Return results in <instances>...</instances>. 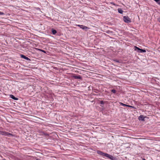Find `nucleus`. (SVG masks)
<instances>
[{
  "instance_id": "obj_7",
  "label": "nucleus",
  "mask_w": 160,
  "mask_h": 160,
  "mask_svg": "<svg viewBox=\"0 0 160 160\" xmlns=\"http://www.w3.org/2000/svg\"><path fill=\"white\" fill-rule=\"evenodd\" d=\"M20 56L21 57L23 58H24L27 60H30V59L28 57H27L26 56H24V55L21 54Z\"/></svg>"
},
{
  "instance_id": "obj_3",
  "label": "nucleus",
  "mask_w": 160,
  "mask_h": 160,
  "mask_svg": "<svg viewBox=\"0 0 160 160\" xmlns=\"http://www.w3.org/2000/svg\"><path fill=\"white\" fill-rule=\"evenodd\" d=\"M123 19L124 21L126 23H128L131 22V19L128 16H124Z\"/></svg>"
},
{
  "instance_id": "obj_11",
  "label": "nucleus",
  "mask_w": 160,
  "mask_h": 160,
  "mask_svg": "<svg viewBox=\"0 0 160 160\" xmlns=\"http://www.w3.org/2000/svg\"><path fill=\"white\" fill-rule=\"evenodd\" d=\"M118 11L119 13L121 14H122L123 12L122 10L120 8L118 9Z\"/></svg>"
},
{
  "instance_id": "obj_21",
  "label": "nucleus",
  "mask_w": 160,
  "mask_h": 160,
  "mask_svg": "<svg viewBox=\"0 0 160 160\" xmlns=\"http://www.w3.org/2000/svg\"><path fill=\"white\" fill-rule=\"evenodd\" d=\"M156 2H158L159 1V0H154Z\"/></svg>"
},
{
  "instance_id": "obj_2",
  "label": "nucleus",
  "mask_w": 160,
  "mask_h": 160,
  "mask_svg": "<svg viewBox=\"0 0 160 160\" xmlns=\"http://www.w3.org/2000/svg\"><path fill=\"white\" fill-rule=\"evenodd\" d=\"M134 48L135 50L137 51L138 52L142 53L145 52H146L145 50L140 49L136 46H135Z\"/></svg>"
},
{
  "instance_id": "obj_22",
  "label": "nucleus",
  "mask_w": 160,
  "mask_h": 160,
  "mask_svg": "<svg viewBox=\"0 0 160 160\" xmlns=\"http://www.w3.org/2000/svg\"><path fill=\"white\" fill-rule=\"evenodd\" d=\"M115 61H116V62H119V61H118V60H115Z\"/></svg>"
},
{
  "instance_id": "obj_14",
  "label": "nucleus",
  "mask_w": 160,
  "mask_h": 160,
  "mask_svg": "<svg viewBox=\"0 0 160 160\" xmlns=\"http://www.w3.org/2000/svg\"><path fill=\"white\" fill-rule=\"evenodd\" d=\"M128 107H130V108H135V107L133 106H132L129 105H128Z\"/></svg>"
},
{
  "instance_id": "obj_12",
  "label": "nucleus",
  "mask_w": 160,
  "mask_h": 160,
  "mask_svg": "<svg viewBox=\"0 0 160 160\" xmlns=\"http://www.w3.org/2000/svg\"><path fill=\"white\" fill-rule=\"evenodd\" d=\"M52 34L54 35L57 32L56 30L54 29H52Z\"/></svg>"
},
{
  "instance_id": "obj_1",
  "label": "nucleus",
  "mask_w": 160,
  "mask_h": 160,
  "mask_svg": "<svg viewBox=\"0 0 160 160\" xmlns=\"http://www.w3.org/2000/svg\"><path fill=\"white\" fill-rule=\"evenodd\" d=\"M97 153L107 158H109L111 160H114V158L113 156L107 153H104L100 151H97Z\"/></svg>"
},
{
  "instance_id": "obj_20",
  "label": "nucleus",
  "mask_w": 160,
  "mask_h": 160,
  "mask_svg": "<svg viewBox=\"0 0 160 160\" xmlns=\"http://www.w3.org/2000/svg\"><path fill=\"white\" fill-rule=\"evenodd\" d=\"M158 20L159 21V22H160V17L158 18Z\"/></svg>"
},
{
  "instance_id": "obj_10",
  "label": "nucleus",
  "mask_w": 160,
  "mask_h": 160,
  "mask_svg": "<svg viewBox=\"0 0 160 160\" xmlns=\"http://www.w3.org/2000/svg\"><path fill=\"white\" fill-rule=\"evenodd\" d=\"M119 103L120 105L122 106H123L127 107H128V105L124 104V103H122V102H119Z\"/></svg>"
},
{
  "instance_id": "obj_23",
  "label": "nucleus",
  "mask_w": 160,
  "mask_h": 160,
  "mask_svg": "<svg viewBox=\"0 0 160 160\" xmlns=\"http://www.w3.org/2000/svg\"><path fill=\"white\" fill-rule=\"evenodd\" d=\"M36 160H40L39 159H37Z\"/></svg>"
},
{
  "instance_id": "obj_19",
  "label": "nucleus",
  "mask_w": 160,
  "mask_h": 160,
  "mask_svg": "<svg viewBox=\"0 0 160 160\" xmlns=\"http://www.w3.org/2000/svg\"><path fill=\"white\" fill-rule=\"evenodd\" d=\"M44 135H45L46 136H49L48 134V133H44Z\"/></svg>"
},
{
  "instance_id": "obj_13",
  "label": "nucleus",
  "mask_w": 160,
  "mask_h": 160,
  "mask_svg": "<svg viewBox=\"0 0 160 160\" xmlns=\"http://www.w3.org/2000/svg\"><path fill=\"white\" fill-rule=\"evenodd\" d=\"M111 92H112L113 93H116V91L115 90V89H112V90H111Z\"/></svg>"
},
{
  "instance_id": "obj_6",
  "label": "nucleus",
  "mask_w": 160,
  "mask_h": 160,
  "mask_svg": "<svg viewBox=\"0 0 160 160\" xmlns=\"http://www.w3.org/2000/svg\"><path fill=\"white\" fill-rule=\"evenodd\" d=\"M145 118L146 117H144L143 115H140L138 117V119L140 120L144 121Z\"/></svg>"
},
{
  "instance_id": "obj_9",
  "label": "nucleus",
  "mask_w": 160,
  "mask_h": 160,
  "mask_svg": "<svg viewBox=\"0 0 160 160\" xmlns=\"http://www.w3.org/2000/svg\"><path fill=\"white\" fill-rule=\"evenodd\" d=\"M10 97L12 98V99L14 100H18V98H16L13 95H10Z\"/></svg>"
},
{
  "instance_id": "obj_5",
  "label": "nucleus",
  "mask_w": 160,
  "mask_h": 160,
  "mask_svg": "<svg viewBox=\"0 0 160 160\" xmlns=\"http://www.w3.org/2000/svg\"><path fill=\"white\" fill-rule=\"evenodd\" d=\"M1 133L2 135H5L6 136H9V135H11V134L9 133L8 132H6L5 131L2 132Z\"/></svg>"
},
{
  "instance_id": "obj_18",
  "label": "nucleus",
  "mask_w": 160,
  "mask_h": 160,
  "mask_svg": "<svg viewBox=\"0 0 160 160\" xmlns=\"http://www.w3.org/2000/svg\"><path fill=\"white\" fill-rule=\"evenodd\" d=\"M100 103L101 104H103L104 103L103 101H101L100 102Z\"/></svg>"
},
{
  "instance_id": "obj_8",
  "label": "nucleus",
  "mask_w": 160,
  "mask_h": 160,
  "mask_svg": "<svg viewBox=\"0 0 160 160\" xmlns=\"http://www.w3.org/2000/svg\"><path fill=\"white\" fill-rule=\"evenodd\" d=\"M73 77L76 79H82V77L80 75L78 76H74Z\"/></svg>"
},
{
  "instance_id": "obj_17",
  "label": "nucleus",
  "mask_w": 160,
  "mask_h": 160,
  "mask_svg": "<svg viewBox=\"0 0 160 160\" xmlns=\"http://www.w3.org/2000/svg\"><path fill=\"white\" fill-rule=\"evenodd\" d=\"M4 14L2 12H0V15H3Z\"/></svg>"
},
{
  "instance_id": "obj_4",
  "label": "nucleus",
  "mask_w": 160,
  "mask_h": 160,
  "mask_svg": "<svg viewBox=\"0 0 160 160\" xmlns=\"http://www.w3.org/2000/svg\"><path fill=\"white\" fill-rule=\"evenodd\" d=\"M77 26L79 27L80 28H82L83 30H86L88 28L87 26L81 25H77Z\"/></svg>"
},
{
  "instance_id": "obj_16",
  "label": "nucleus",
  "mask_w": 160,
  "mask_h": 160,
  "mask_svg": "<svg viewBox=\"0 0 160 160\" xmlns=\"http://www.w3.org/2000/svg\"><path fill=\"white\" fill-rule=\"evenodd\" d=\"M111 3L112 4V5H114V6H117V5H116V4H115V3H114V2H111Z\"/></svg>"
},
{
  "instance_id": "obj_15",
  "label": "nucleus",
  "mask_w": 160,
  "mask_h": 160,
  "mask_svg": "<svg viewBox=\"0 0 160 160\" xmlns=\"http://www.w3.org/2000/svg\"><path fill=\"white\" fill-rule=\"evenodd\" d=\"M38 50H39V51H41L42 52H43L44 53H45L46 52L45 51L43 50H41V49H38Z\"/></svg>"
}]
</instances>
